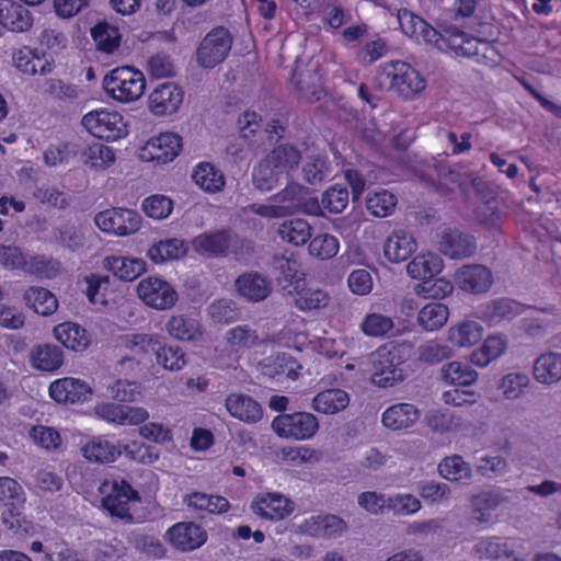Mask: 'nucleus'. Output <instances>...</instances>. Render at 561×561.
I'll return each mask as SVG.
<instances>
[{
	"mask_svg": "<svg viewBox=\"0 0 561 561\" xmlns=\"http://www.w3.org/2000/svg\"><path fill=\"white\" fill-rule=\"evenodd\" d=\"M413 345L410 342H389L370 354L371 382L388 388L405 378L403 364L411 358Z\"/></svg>",
	"mask_w": 561,
	"mask_h": 561,
	"instance_id": "obj_1",
	"label": "nucleus"
},
{
	"mask_svg": "<svg viewBox=\"0 0 561 561\" xmlns=\"http://www.w3.org/2000/svg\"><path fill=\"white\" fill-rule=\"evenodd\" d=\"M26 496L22 485L10 477H0V503L4 510L0 519L7 530L18 536L32 535L34 524L22 515Z\"/></svg>",
	"mask_w": 561,
	"mask_h": 561,
	"instance_id": "obj_2",
	"label": "nucleus"
},
{
	"mask_svg": "<svg viewBox=\"0 0 561 561\" xmlns=\"http://www.w3.org/2000/svg\"><path fill=\"white\" fill-rule=\"evenodd\" d=\"M192 247L198 254L207 257L233 255L240 259L252 251L250 242L231 229L201 233L192 240Z\"/></svg>",
	"mask_w": 561,
	"mask_h": 561,
	"instance_id": "obj_3",
	"label": "nucleus"
},
{
	"mask_svg": "<svg viewBox=\"0 0 561 561\" xmlns=\"http://www.w3.org/2000/svg\"><path fill=\"white\" fill-rule=\"evenodd\" d=\"M103 88L114 100L129 103L144 94L146 80L144 73L133 67H118L104 77Z\"/></svg>",
	"mask_w": 561,
	"mask_h": 561,
	"instance_id": "obj_4",
	"label": "nucleus"
},
{
	"mask_svg": "<svg viewBox=\"0 0 561 561\" xmlns=\"http://www.w3.org/2000/svg\"><path fill=\"white\" fill-rule=\"evenodd\" d=\"M272 201L277 203L284 218L299 213L312 216L321 215L319 199L309 196L308 188L299 183L287 184L285 188L272 196Z\"/></svg>",
	"mask_w": 561,
	"mask_h": 561,
	"instance_id": "obj_5",
	"label": "nucleus"
},
{
	"mask_svg": "<svg viewBox=\"0 0 561 561\" xmlns=\"http://www.w3.org/2000/svg\"><path fill=\"white\" fill-rule=\"evenodd\" d=\"M380 77L389 80L390 88L403 99H411L425 88L424 78L409 64L399 60L387 64Z\"/></svg>",
	"mask_w": 561,
	"mask_h": 561,
	"instance_id": "obj_6",
	"label": "nucleus"
},
{
	"mask_svg": "<svg viewBox=\"0 0 561 561\" xmlns=\"http://www.w3.org/2000/svg\"><path fill=\"white\" fill-rule=\"evenodd\" d=\"M232 46V36L222 26L215 27L201 41L196 50L197 64L211 69L221 64L228 56Z\"/></svg>",
	"mask_w": 561,
	"mask_h": 561,
	"instance_id": "obj_7",
	"label": "nucleus"
},
{
	"mask_svg": "<svg viewBox=\"0 0 561 561\" xmlns=\"http://www.w3.org/2000/svg\"><path fill=\"white\" fill-rule=\"evenodd\" d=\"M82 125L95 137L115 141L127 135V125L117 112L93 111L82 117Z\"/></svg>",
	"mask_w": 561,
	"mask_h": 561,
	"instance_id": "obj_8",
	"label": "nucleus"
},
{
	"mask_svg": "<svg viewBox=\"0 0 561 561\" xmlns=\"http://www.w3.org/2000/svg\"><path fill=\"white\" fill-rule=\"evenodd\" d=\"M272 428L280 437L304 440L317 433L319 422L311 413L295 412L276 416L272 422Z\"/></svg>",
	"mask_w": 561,
	"mask_h": 561,
	"instance_id": "obj_9",
	"label": "nucleus"
},
{
	"mask_svg": "<svg viewBox=\"0 0 561 561\" xmlns=\"http://www.w3.org/2000/svg\"><path fill=\"white\" fill-rule=\"evenodd\" d=\"M94 222L102 231L128 236L139 230L141 216L129 208H112L96 214Z\"/></svg>",
	"mask_w": 561,
	"mask_h": 561,
	"instance_id": "obj_10",
	"label": "nucleus"
},
{
	"mask_svg": "<svg viewBox=\"0 0 561 561\" xmlns=\"http://www.w3.org/2000/svg\"><path fill=\"white\" fill-rule=\"evenodd\" d=\"M137 294L147 306L157 310L172 308L179 298L178 293L168 282L151 276L139 282Z\"/></svg>",
	"mask_w": 561,
	"mask_h": 561,
	"instance_id": "obj_11",
	"label": "nucleus"
},
{
	"mask_svg": "<svg viewBox=\"0 0 561 561\" xmlns=\"http://www.w3.org/2000/svg\"><path fill=\"white\" fill-rule=\"evenodd\" d=\"M165 539L175 550L190 552L206 542L207 533L201 525L193 522H181L167 530Z\"/></svg>",
	"mask_w": 561,
	"mask_h": 561,
	"instance_id": "obj_12",
	"label": "nucleus"
},
{
	"mask_svg": "<svg viewBox=\"0 0 561 561\" xmlns=\"http://www.w3.org/2000/svg\"><path fill=\"white\" fill-rule=\"evenodd\" d=\"M182 147L181 137L173 133H163L151 138L141 148L140 158L159 164L171 162L178 157Z\"/></svg>",
	"mask_w": 561,
	"mask_h": 561,
	"instance_id": "obj_13",
	"label": "nucleus"
},
{
	"mask_svg": "<svg viewBox=\"0 0 561 561\" xmlns=\"http://www.w3.org/2000/svg\"><path fill=\"white\" fill-rule=\"evenodd\" d=\"M139 494L125 480L114 481L110 493L103 497V507L112 515L128 522L133 520L129 503L139 501Z\"/></svg>",
	"mask_w": 561,
	"mask_h": 561,
	"instance_id": "obj_14",
	"label": "nucleus"
},
{
	"mask_svg": "<svg viewBox=\"0 0 561 561\" xmlns=\"http://www.w3.org/2000/svg\"><path fill=\"white\" fill-rule=\"evenodd\" d=\"M455 283L462 291L479 295L491 288L493 276L484 265H463L456 271Z\"/></svg>",
	"mask_w": 561,
	"mask_h": 561,
	"instance_id": "obj_15",
	"label": "nucleus"
},
{
	"mask_svg": "<svg viewBox=\"0 0 561 561\" xmlns=\"http://www.w3.org/2000/svg\"><path fill=\"white\" fill-rule=\"evenodd\" d=\"M440 253L450 259H466L477 251L476 239L459 229H445L438 241Z\"/></svg>",
	"mask_w": 561,
	"mask_h": 561,
	"instance_id": "obj_16",
	"label": "nucleus"
},
{
	"mask_svg": "<svg viewBox=\"0 0 561 561\" xmlns=\"http://www.w3.org/2000/svg\"><path fill=\"white\" fill-rule=\"evenodd\" d=\"M183 102V91L174 82H164L149 95V108L157 116L175 113Z\"/></svg>",
	"mask_w": 561,
	"mask_h": 561,
	"instance_id": "obj_17",
	"label": "nucleus"
},
{
	"mask_svg": "<svg viewBox=\"0 0 561 561\" xmlns=\"http://www.w3.org/2000/svg\"><path fill=\"white\" fill-rule=\"evenodd\" d=\"M49 394L58 403L76 404L88 401L92 396V389L80 379L66 377L50 383Z\"/></svg>",
	"mask_w": 561,
	"mask_h": 561,
	"instance_id": "obj_18",
	"label": "nucleus"
},
{
	"mask_svg": "<svg viewBox=\"0 0 561 561\" xmlns=\"http://www.w3.org/2000/svg\"><path fill=\"white\" fill-rule=\"evenodd\" d=\"M301 533L318 538H336L346 529V522L337 515H316L307 518L300 526Z\"/></svg>",
	"mask_w": 561,
	"mask_h": 561,
	"instance_id": "obj_19",
	"label": "nucleus"
},
{
	"mask_svg": "<svg viewBox=\"0 0 561 561\" xmlns=\"http://www.w3.org/2000/svg\"><path fill=\"white\" fill-rule=\"evenodd\" d=\"M433 168L436 172L437 183L434 180H431L430 183L438 193L447 194L453 192L454 187H458L465 194L469 192L470 173L443 162L434 163Z\"/></svg>",
	"mask_w": 561,
	"mask_h": 561,
	"instance_id": "obj_20",
	"label": "nucleus"
},
{
	"mask_svg": "<svg viewBox=\"0 0 561 561\" xmlns=\"http://www.w3.org/2000/svg\"><path fill=\"white\" fill-rule=\"evenodd\" d=\"M32 25L33 16L27 8L12 0H0V28L24 33Z\"/></svg>",
	"mask_w": 561,
	"mask_h": 561,
	"instance_id": "obj_21",
	"label": "nucleus"
},
{
	"mask_svg": "<svg viewBox=\"0 0 561 561\" xmlns=\"http://www.w3.org/2000/svg\"><path fill=\"white\" fill-rule=\"evenodd\" d=\"M234 287L240 296L252 302L266 299L272 293V283L259 272H245L237 277Z\"/></svg>",
	"mask_w": 561,
	"mask_h": 561,
	"instance_id": "obj_22",
	"label": "nucleus"
},
{
	"mask_svg": "<svg viewBox=\"0 0 561 561\" xmlns=\"http://www.w3.org/2000/svg\"><path fill=\"white\" fill-rule=\"evenodd\" d=\"M225 407L232 417L248 424H255L263 417L261 404L248 394H229L225 400Z\"/></svg>",
	"mask_w": 561,
	"mask_h": 561,
	"instance_id": "obj_23",
	"label": "nucleus"
},
{
	"mask_svg": "<svg viewBox=\"0 0 561 561\" xmlns=\"http://www.w3.org/2000/svg\"><path fill=\"white\" fill-rule=\"evenodd\" d=\"M31 366L41 371H55L64 365V351L56 344L44 343L32 347L28 355Z\"/></svg>",
	"mask_w": 561,
	"mask_h": 561,
	"instance_id": "obj_24",
	"label": "nucleus"
},
{
	"mask_svg": "<svg viewBox=\"0 0 561 561\" xmlns=\"http://www.w3.org/2000/svg\"><path fill=\"white\" fill-rule=\"evenodd\" d=\"M16 69L25 75H47L53 70V59L45 54L38 55L36 49L23 47L13 55Z\"/></svg>",
	"mask_w": 561,
	"mask_h": 561,
	"instance_id": "obj_25",
	"label": "nucleus"
},
{
	"mask_svg": "<svg viewBox=\"0 0 561 561\" xmlns=\"http://www.w3.org/2000/svg\"><path fill=\"white\" fill-rule=\"evenodd\" d=\"M415 250L416 242L414 238L404 230L393 231L383 245V254L392 263L405 261Z\"/></svg>",
	"mask_w": 561,
	"mask_h": 561,
	"instance_id": "obj_26",
	"label": "nucleus"
},
{
	"mask_svg": "<svg viewBox=\"0 0 561 561\" xmlns=\"http://www.w3.org/2000/svg\"><path fill=\"white\" fill-rule=\"evenodd\" d=\"M54 336L65 347L83 352L91 343V339L85 329L72 322H64L54 328Z\"/></svg>",
	"mask_w": 561,
	"mask_h": 561,
	"instance_id": "obj_27",
	"label": "nucleus"
},
{
	"mask_svg": "<svg viewBox=\"0 0 561 561\" xmlns=\"http://www.w3.org/2000/svg\"><path fill=\"white\" fill-rule=\"evenodd\" d=\"M252 510L263 518L279 520L294 511V504L282 494H268L261 501L253 503Z\"/></svg>",
	"mask_w": 561,
	"mask_h": 561,
	"instance_id": "obj_28",
	"label": "nucleus"
},
{
	"mask_svg": "<svg viewBox=\"0 0 561 561\" xmlns=\"http://www.w3.org/2000/svg\"><path fill=\"white\" fill-rule=\"evenodd\" d=\"M534 378L543 385L557 383L561 380V354L546 352L534 363Z\"/></svg>",
	"mask_w": 561,
	"mask_h": 561,
	"instance_id": "obj_29",
	"label": "nucleus"
},
{
	"mask_svg": "<svg viewBox=\"0 0 561 561\" xmlns=\"http://www.w3.org/2000/svg\"><path fill=\"white\" fill-rule=\"evenodd\" d=\"M420 417V411L410 403H399L388 408L382 414V424L399 431L412 426Z\"/></svg>",
	"mask_w": 561,
	"mask_h": 561,
	"instance_id": "obj_30",
	"label": "nucleus"
},
{
	"mask_svg": "<svg viewBox=\"0 0 561 561\" xmlns=\"http://www.w3.org/2000/svg\"><path fill=\"white\" fill-rule=\"evenodd\" d=\"M104 267L124 282H133L146 270L145 261L124 256H107Z\"/></svg>",
	"mask_w": 561,
	"mask_h": 561,
	"instance_id": "obj_31",
	"label": "nucleus"
},
{
	"mask_svg": "<svg viewBox=\"0 0 561 561\" xmlns=\"http://www.w3.org/2000/svg\"><path fill=\"white\" fill-rule=\"evenodd\" d=\"M348 403L350 397L346 391L332 388L319 392L312 400V408L320 413L335 414L343 411Z\"/></svg>",
	"mask_w": 561,
	"mask_h": 561,
	"instance_id": "obj_32",
	"label": "nucleus"
},
{
	"mask_svg": "<svg viewBox=\"0 0 561 561\" xmlns=\"http://www.w3.org/2000/svg\"><path fill=\"white\" fill-rule=\"evenodd\" d=\"M265 158L280 173H289L298 168L301 161V152L293 145L280 144L272 149Z\"/></svg>",
	"mask_w": 561,
	"mask_h": 561,
	"instance_id": "obj_33",
	"label": "nucleus"
},
{
	"mask_svg": "<svg viewBox=\"0 0 561 561\" xmlns=\"http://www.w3.org/2000/svg\"><path fill=\"white\" fill-rule=\"evenodd\" d=\"M165 329L172 337L180 341H196L202 336L198 321L184 314L172 316Z\"/></svg>",
	"mask_w": 561,
	"mask_h": 561,
	"instance_id": "obj_34",
	"label": "nucleus"
},
{
	"mask_svg": "<svg viewBox=\"0 0 561 561\" xmlns=\"http://www.w3.org/2000/svg\"><path fill=\"white\" fill-rule=\"evenodd\" d=\"M443 270V260L434 253L416 255L407 265V273L415 279L426 280Z\"/></svg>",
	"mask_w": 561,
	"mask_h": 561,
	"instance_id": "obj_35",
	"label": "nucleus"
},
{
	"mask_svg": "<svg viewBox=\"0 0 561 561\" xmlns=\"http://www.w3.org/2000/svg\"><path fill=\"white\" fill-rule=\"evenodd\" d=\"M23 299L36 313L50 316L58 308V300L53 293L43 287H30L25 290Z\"/></svg>",
	"mask_w": 561,
	"mask_h": 561,
	"instance_id": "obj_36",
	"label": "nucleus"
},
{
	"mask_svg": "<svg viewBox=\"0 0 561 561\" xmlns=\"http://www.w3.org/2000/svg\"><path fill=\"white\" fill-rule=\"evenodd\" d=\"M277 232L283 241L299 247L311 238L312 227L307 220L296 218L280 224Z\"/></svg>",
	"mask_w": 561,
	"mask_h": 561,
	"instance_id": "obj_37",
	"label": "nucleus"
},
{
	"mask_svg": "<svg viewBox=\"0 0 561 561\" xmlns=\"http://www.w3.org/2000/svg\"><path fill=\"white\" fill-rule=\"evenodd\" d=\"M438 472L444 479L453 482L467 483L472 478L471 466L459 455L442 459L438 463Z\"/></svg>",
	"mask_w": 561,
	"mask_h": 561,
	"instance_id": "obj_38",
	"label": "nucleus"
},
{
	"mask_svg": "<svg viewBox=\"0 0 561 561\" xmlns=\"http://www.w3.org/2000/svg\"><path fill=\"white\" fill-rule=\"evenodd\" d=\"M443 380L455 386H471L477 381L478 373L463 362L454 360L440 368Z\"/></svg>",
	"mask_w": 561,
	"mask_h": 561,
	"instance_id": "obj_39",
	"label": "nucleus"
},
{
	"mask_svg": "<svg viewBox=\"0 0 561 561\" xmlns=\"http://www.w3.org/2000/svg\"><path fill=\"white\" fill-rule=\"evenodd\" d=\"M193 181L205 192L216 193L222 190L225 179L221 172L208 162H202L192 172Z\"/></svg>",
	"mask_w": 561,
	"mask_h": 561,
	"instance_id": "obj_40",
	"label": "nucleus"
},
{
	"mask_svg": "<svg viewBox=\"0 0 561 561\" xmlns=\"http://www.w3.org/2000/svg\"><path fill=\"white\" fill-rule=\"evenodd\" d=\"M482 331V327L477 321H462L449 328L448 340L459 347H468L481 340Z\"/></svg>",
	"mask_w": 561,
	"mask_h": 561,
	"instance_id": "obj_41",
	"label": "nucleus"
},
{
	"mask_svg": "<svg viewBox=\"0 0 561 561\" xmlns=\"http://www.w3.org/2000/svg\"><path fill=\"white\" fill-rule=\"evenodd\" d=\"M448 317L449 310L446 305L431 302L419 311L417 323L425 331H435L445 325Z\"/></svg>",
	"mask_w": 561,
	"mask_h": 561,
	"instance_id": "obj_42",
	"label": "nucleus"
},
{
	"mask_svg": "<svg viewBox=\"0 0 561 561\" xmlns=\"http://www.w3.org/2000/svg\"><path fill=\"white\" fill-rule=\"evenodd\" d=\"M83 456L90 461L112 462L122 454L118 446L100 437L93 438L82 447Z\"/></svg>",
	"mask_w": 561,
	"mask_h": 561,
	"instance_id": "obj_43",
	"label": "nucleus"
},
{
	"mask_svg": "<svg viewBox=\"0 0 561 561\" xmlns=\"http://www.w3.org/2000/svg\"><path fill=\"white\" fill-rule=\"evenodd\" d=\"M84 232L80 225L64 224L53 230V241L70 251H77L84 245Z\"/></svg>",
	"mask_w": 561,
	"mask_h": 561,
	"instance_id": "obj_44",
	"label": "nucleus"
},
{
	"mask_svg": "<svg viewBox=\"0 0 561 561\" xmlns=\"http://www.w3.org/2000/svg\"><path fill=\"white\" fill-rule=\"evenodd\" d=\"M523 310V306L508 298H500L491 301L485 306L484 317L492 323L502 320H511L518 316Z\"/></svg>",
	"mask_w": 561,
	"mask_h": 561,
	"instance_id": "obj_45",
	"label": "nucleus"
},
{
	"mask_svg": "<svg viewBox=\"0 0 561 561\" xmlns=\"http://www.w3.org/2000/svg\"><path fill=\"white\" fill-rule=\"evenodd\" d=\"M186 248L180 239H165L153 243L148 252V257L154 263H163L167 260H174L185 254Z\"/></svg>",
	"mask_w": 561,
	"mask_h": 561,
	"instance_id": "obj_46",
	"label": "nucleus"
},
{
	"mask_svg": "<svg viewBox=\"0 0 561 561\" xmlns=\"http://www.w3.org/2000/svg\"><path fill=\"white\" fill-rule=\"evenodd\" d=\"M397 197L387 190L370 192L366 197V208L375 217L385 218L390 216L396 206Z\"/></svg>",
	"mask_w": 561,
	"mask_h": 561,
	"instance_id": "obj_47",
	"label": "nucleus"
},
{
	"mask_svg": "<svg viewBox=\"0 0 561 561\" xmlns=\"http://www.w3.org/2000/svg\"><path fill=\"white\" fill-rule=\"evenodd\" d=\"M164 340L161 336L160 350L154 352L156 360L164 369L178 371L186 364L185 353L178 345H167Z\"/></svg>",
	"mask_w": 561,
	"mask_h": 561,
	"instance_id": "obj_48",
	"label": "nucleus"
},
{
	"mask_svg": "<svg viewBox=\"0 0 561 561\" xmlns=\"http://www.w3.org/2000/svg\"><path fill=\"white\" fill-rule=\"evenodd\" d=\"M505 348V341L501 336L492 335L483 342L479 350L470 355V359L474 365L483 367L501 356Z\"/></svg>",
	"mask_w": 561,
	"mask_h": 561,
	"instance_id": "obj_49",
	"label": "nucleus"
},
{
	"mask_svg": "<svg viewBox=\"0 0 561 561\" xmlns=\"http://www.w3.org/2000/svg\"><path fill=\"white\" fill-rule=\"evenodd\" d=\"M330 300L325 290L309 287L297 293L294 304L301 311H312L325 308Z\"/></svg>",
	"mask_w": 561,
	"mask_h": 561,
	"instance_id": "obj_50",
	"label": "nucleus"
},
{
	"mask_svg": "<svg viewBox=\"0 0 561 561\" xmlns=\"http://www.w3.org/2000/svg\"><path fill=\"white\" fill-rule=\"evenodd\" d=\"M210 319L220 324H229L239 320L240 310L231 299L221 298L211 302L207 308Z\"/></svg>",
	"mask_w": 561,
	"mask_h": 561,
	"instance_id": "obj_51",
	"label": "nucleus"
},
{
	"mask_svg": "<svg viewBox=\"0 0 561 561\" xmlns=\"http://www.w3.org/2000/svg\"><path fill=\"white\" fill-rule=\"evenodd\" d=\"M91 34L98 48L104 53H113L119 46L121 34L116 26L99 23L92 28Z\"/></svg>",
	"mask_w": 561,
	"mask_h": 561,
	"instance_id": "obj_52",
	"label": "nucleus"
},
{
	"mask_svg": "<svg viewBox=\"0 0 561 561\" xmlns=\"http://www.w3.org/2000/svg\"><path fill=\"white\" fill-rule=\"evenodd\" d=\"M448 35V47L454 49L457 55L472 57L478 55L477 42L479 39L469 37L465 32L457 27H449L446 31Z\"/></svg>",
	"mask_w": 561,
	"mask_h": 561,
	"instance_id": "obj_53",
	"label": "nucleus"
},
{
	"mask_svg": "<svg viewBox=\"0 0 561 561\" xmlns=\"http://www.w3.org/2000/svg\"><path fill=\"white\" fill-rule=\"evenodd\" d=\"M282 173L264 158L252 172L253 185L260 191H271L279 181Z\"/></svg>",
	"mask_w": 561,
	"mask_h": 561,
	"instance_id": "obj_54",
	"label": "nucleus"
},
{
	"mask_svg": "<svg viewBox=\"0 0 561 561\" xmlns=\"http://www.w3.org/2000/svg\"><path fill=\"white\" fill-rule=\"evenodd\" d=\"M417 359L426 365H436L453 356V350L437 341H427L417 347Z\"/></svg>",
	"mask_w": 561,
	"mask_h": 561,
	"instance_id": "obj_55",
	"label": "nucleus"
},
{
	"mask_svg": "<svg viewBox=\"0 0 561 561\" xmlns=\"http://www.w3.org/2000/svg\"><path fill=\"white\" fill-rule=\"evenodd\" d=\"M331 165L324 157H310L302 168L306 182L311 185L322 183L331 175Z\"/></svg>",
	"mask_w": 561,
	"mask_h": 561,
	"instance_id": "obj_56",
	"label": "nucleus"
},
{
	"mask_svg": "<svg viewBox=\"0 0 561 561\" xmlns=\"http://www.w3.org/2000/svg\"><path fill=\"white\" fill-rule=\"evenodd\" d=\"M339 248V240L334 236L321 233L311 239L308 250L319 260H329L337 254Z\"/></svg>",
	"mask_w": 561,
	"mask_h": 561,
	"instance_id": "obj_57",
	"label": "nucleus"
},
{
	"mask_svg": "<svg viewBox=\"0 0 561 561\" xmlns=\"http://www.w3.org/2000/svg\"><path fill=\"white\" fill-rule=\"evenodd\" d=\"M508 501L505 492L500 489H492L474 494L470 499L472 511H494Z\"/></svg>",
	"mask_w": 561,
	"mask_h": 561,
	"instance_id": "obj_58",
	"label": "nucleus"
},
{
	"mask_svg": "<svg viewBox=\"0 0 561 561\" xmlns=\"http://www.w3.org/2000/svg\"><path fill=\"white\" fill-rule=\"evenodd\" d=\"M320 205L321 210L328 209L330 213L340 214L348 204V191L346 187L334 185L328 188L321 197ZM323 213L321 211V215Z\"/></svg>",
	"mask_w": 561,
	"mask_h": 561,
	"instance_id": "obj_59",
	"label": "nucleus"
},
{
	"mask_svg": "<svg viewBox=\"0 0 561 561\" xmlns=\"http://www.w3.org/2000/svg\"><path fill=\"white\" fill-rule=\"evenodd\" d=\"M82 156L85 158V164L99 169L107 168L115 160L112 149L99 142L85 147Z\"/></svg>",
	"mask_w": 561,
	"mask_h": 561,
	"instance_id": "obj_60",
	"label": "nucleus"
},
{
	"mask_svg": "<svg viewBox=\"0 0 561 561\" xmlns=\"http://www.w3.org/2000/svg\"><path fill=\"white\" fill-rule=\"evenodd\" d=\"M454 290L453 284L444 277L428 278L416 286V293L426 298L443 299Z\"/></svg>",
	"mask_w": 561,
	"mask_h": 561,
	"instance_id": "obj_61",
	"label": "nucleus"
},
{
	"mask_svg": "<svg viewBox=\"0 0 561 561\" xmlns=\"http://www.w3.org/2000/svg\"><path fill=\"white\" fill-rule=\"evenodd\" d=\"M77 153V145L60 142L57 145H51L45 150L44 161L47 165L56 167L58 164L67 163Z\"/></svg>",
	"mask_w": 561,
	"mask_h": 561,
	"instance_id": "obj_62",
	"label": "nucleus"
},
{
	"mask_svg": "<svg viewBox=\"0 0 561 561\" xmlns=\"http://www.w3.org/2000/svg\"><path fill=\"white\" fill-rule=\"evenodd\" d=\"M159 334H133L126 337V346L135 354H148L160 350Z\"/></svg>",
	"mask_w": 561,
	"mask_h": 561,
	"instance_id": "obj_63",
	"label": "nucleus"
},
{
	"mask_svg": "<svg viewBox=\"0 0 561 561\" xmlns=\"http://www.w3.org/2000/svg\"><path fill=\"white\" fill-rule=\"evenodd\" d=\"M360 328L368 336H382L393 328V322L391 318L387 316L369 313L365 317Z\"/></svg>",
	"mask_w": 561,
	"mask_h": 561,
	"instance_id": "obj_64",
	"label": "nucleus"
}]
</instances>
